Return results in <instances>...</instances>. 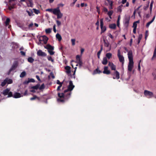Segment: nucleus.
<instances>
[{
  "label": "nucleus",
  "mask_w": 156,
  "mask_h": 156,
  "mask_svg": "<svg viewBox=\"0 0 156 156\" xmlns=\"http://www.w3.org/2000/svg\"><path fill=\"white\" fill-rule=\"evenodd\" d=\"M74 87L75 86L73 84L72 81H70L67 89L65 90L64 93H58V96L59 98L57 99L58 101L63 102L65 100L68 99L70 98L71 94V92H68L72 91Z\"/></svg>",
  "instance_id": "obj_1"
},
{
  "label": "nucleus",
  "mask_w": 156,
  "mask_h": 156,
  "mask_svg": "<svg viewBox=\"0 0 156 156\" xmlns=\"http://www.w3.org/2000/svg\"><path fill=\"white\" fill-rule=\"evenodd\" d=\"M46 11L50 12H52L53 14L57 15L58 19L62 18L63 16V14L61 12L59 7L53 9H46Z\"/></svg>",
  "instance_id": "obj_2"
},
{
  "label": "nucleus",
  "mask_w": 156,
  "mask_h": 156,
  "mask_svg": "<svg viewBox=\"0 0 156 156\" xmlns=\"http://www.w3.org/2000/svg\"><path fill=\"white\" fill-rule=\"evenodd\" d=\"M128 56L129 59V63L128 66V70L129 72H131L133 66V53L131 50H130L128 51Z\"/></svg>",
  "instance_id": "obj_3"
},
{
  "label": "nucleus",
  "mask_w": 156,
  "mask_h": 156,
  "mask_svg": "<svg viewBox=\"0 0 156 156\" xmlns=\"http://www.w3.org/2000/svg\"><path fill=\"white\" fill-rule=\"evenodd\" d=\"M130 20V17L129 16L127 15L125 16L124 20L123 23L125 27L126 28L129 26Z\"/></svg>",
  "instance_id": "obj_4"
},
{
  "label": "nucleus",
  "mask_w": 156,
  "mask_h": 156,
  "mask_svg": "<svg viewBox=\"0 0 156 156\" xmlns=\"http://www.w3.org/2000/svg\"><path fill=\"white\" fill-rule=\"evenodd\" d=\"M117 56L119 58V61L123 64L124 62V58L122 55H121L120 51L119 49L117 51Z\"/></svg>",
  "instance_id": "obj_5"
},
{
  "label": "nucleus",
  "mask_w": 156,
  "mask_h": 156,
  "mask_svg": "<svg viewBox=\"0 0 156 156\" xmlns=\"http://www.w3.org/2000/svg\"><path fill=\"white\" fill-rule=\"evenodd\" d=\"M112 75L113 76L112 78L114 79H119L120 78L119 73L117 70H115L113 73L112 74Z\"/></svg>",
  "instance_id": "obj_6"
},
{
  "label": "nucleus",
  "mask_w": 156,
  "mask_h": 156,
  "mask_svg": "<svg viewBox=\"0 0 156 156\" xmlns=\"http://www.w3.org/2000/svg\"><path fill=\"white\" fill-rule=\"evenodd\" d=\"M100 26L101 29V34L104 33L105 32L106 30V27L105 26H104V23L103 22V19H101L100 20Z\"/></svg>",
  "instance_id": "obj_7"
},
{
  "label": "nucleus",
  "mask_w": 156,
  "mask_h": 156,
  "mask_svg": "<svg viewBox=\"0 0 156 156\" xmlns=\"http://www.w3.org/2000/svg\"><path fill=\"white\" fill-rule=\"evenodd\" d=\"M144 94L145 96L147 97L148 98H151L153 96V93L147 90H145L144 92Z\"/></svg>",
  "instance_id": "obj_8"
},
{
  "label": "nucleus",
  "mask_w": 156,
  "mask_h": 156,
  "mask_svg": "<svg viewBox=\"0 0 156 156\" xmlns=\"http://www.w3.org/2000/svg\"><path fill=\"white\" fill-rule=\"evenodd\" d=\"M18 65V62L17 61H15L14 62L11 67V70H15L17 67Z\"/></svg>",
  "instance_id": "obj_9"
},
{
  "label": "nucleus",
  "mask_w": 156,
  "mask_h": 156,
  "mask_svg": "<svg viewBox=\"0 0 156 156\" xmlns=\"http://www.w3.org/2000/svg\"><path fill=\"white\" fill-rule=\"evenodd\" d=\"M37 55L38 56L44 57L46 56L47 54L44 52H43L41 50H39L37 52Z\"/></svg>",
  "instance_id": "obj_10"
},
{
  "label": "nucleus",
  "mask_w": 156,
  "mask_h": 156,
  "mask_svg": "<svg viewBox=\"0 0 156 156\" xmlns=\"http://www.w3.org/2000/svg\"><path fill=\"white\" fill-rule=\"evenodd\" d=\"M108 67L107 66H105L104 67V71L103 73L104 74L108 75L111 73V72L110 70H108Z\"/></svg>",
  "instance_id": "obj_11"
},
{
  "label": "nucleus",
  "mask_w": 156,
  "mask_h": 156,
  "mask_svg": "<svg viewBox=\"0 0 156 156\" xmlns=\"http://www.w3.org/2000/svg\"><path fill=\"white\" fill-rule=\"evenodd\" d=\"M108 66L110 67L112 70H116V66L114 64L109 62H108Z\"/></svg>",
  "instance_id": "obj_12"
},
{
  "label": "nucleus",
  "mask_w": 156,
  "mask_h": 156,
  "mask_svg": "<svg viewBox=\"0 0 156 156\" xmlns=\"http://www.w3.org/2000/svg\"><path fill=\"white\" fill-rule=\"evenodd\" d=\"M44 48L47 49L48 50H53L54 49V47L53 46H52L50 44H47L45 47H44Z\"/></svg>",
  "instance_id": "obj_13"
},
{
  "label": "nucleus",
  "mask_w": 156,
  "mask_h": 156,
  "mask_svg": "<svg viewBox=\"0 0 156 156\" xmlns=\"http://www.w3.org/2000/svg\"><path fill=\"white\" fill-rule=\"evenodd\" d=\"M35 82V80L33 79H29L28 78V80H26L23 83L25 84H28L30 82L34 83Z\"/></svg>",
  "instance_id": "obj_14"
},
{
  "label": "nucleus",
  "mask_w": 156,
  "mask_h": 156,
  "mask_svg": "<svg viewBox=\"0 0 156 156\" xmlns=\"http://www.w3.org/2000/svg\"><path fill=\"white\" fill-rule=\"evenodd\" d=\"M42 37V40L43 41L44 43V44H46L48 39V37L45 36H43Z\"/></svg>",
  "instance_id": "obj_15"
},
{
  "label": "nucleus",
  "mask_w": 156,
  "mask_h": 156,
  "mask_svg": "<svg viewBox=\"0 0 156 156\" xmlns=\"http://www.w3.org/2000/svg\"><path fill=\"white\" fill-rule=\"evenodd\" d=\"M10 91V89L8 88H7L4 90L2 92V94L4 95V96H6L8 95Z\"/></svg>",
  "instance_id": "obj_16"
},
{
  "label": "nucleus",
  "mask_w": 156,
  "mask_h": 156,
  "mask_svg": "<svg viewBox=\"0 0 156 156\" xmlns=\"http://www.w3.org/2000/svg\"><path fill=\"white\" fill-rule=\"evenodd\" d=\"M13 97L14 98H19L21 97V95L19 93L16 92L14 94Z\"/></svg>",
  "instance_id": "obj_17"
},
{
  "label": "nucleus",
  "mask_w": 156,
  "mask_h": 156,
  "mask_svg": "<svg viewBox=\"0 0 156 156\" xmlns=\"http://www.w3.org/2000/svg\"><path fill=\"white\" fill-rule=\"evenodd\" d=\"M65 69L66 70V72L67 73L69 74L71 73V68L70 66H66L65 67Z\"/></svg>",
  "instance_id": "obj_18"
},
{
  "label": "nucleus",
  "mask_w": 156,
  "mask_h": 156,
  "mask_svg": "<svg viewBox=\"0 0 156 156\" xmlns=\"http://www.w3.org/2000/svg\"><path fill=\"white\" fill-rule=\"evenodd\" d=\"M26 3L27 4L28 7H32L33 4L31 0H28L26 1Z\"/></svg>",
  "instance_id": "obj_19"
},
{
  "label": "nucleus",
  "mask_w": 156,
  "mask_h": 156,
  "mask_svg": "<svg viewBox=\"0 0 156 156\" xmlns=\"http://www.w3.org/2000/svg\"><path fill=\"white\" fill-rule=\"evenodd\" d=\"M155 16H154L153 17V18L152 20L151 21H149V22H148V23H147L146 26L147 27H149L150 24L151 23L154 21L155 19Z\"/></svg>",
  "instance_id": "obj_20"
},
{
  "label": "nucleus",
  "mask_w": 156,
  "mask_h": 156,
  "mask_svg": "<svg viewBox=\"0 0 156 156\" xmlns=\"http://www.w3.org/2000/svg\"><path fill=\"white\" fill-rule=\"evenodd\" d=\"M104 46L105 47H108L109 46V43L108 41H106L105 39H103Z\"/></svg>",
  "instance_id": "obj_21"
},
{
  "label": "nucleus",
  "mask_w": 156,
  "mask_h": 156,
  "mask_svg": "<svg viewBox=\"0 0 156 156\" xmlns=\"http://www.w3.org/2000/svg\"><path fill=\"white\" fill-rule=\"evenodd\" d=\"M109 27L110 29H115L116 28V25L115 23L111 24L109 25Z\"/></svg>",
  "instance_id": "obj_22"
},
{
  "label": "nucleus",
  "mask_w": 156,
  "mask_h": 156,
  "mask_svg": "<svg viewBox=\"0 0 156 156\" xmlns=\"http://www.w3.org/2000/svg\"><path fill=\"white\" fill-rule=\"evenodd\" d=\"M108 61L106 57H104L102 62V64L104 65H106L107 64Z\"/></svg>",
  "instance_id": "obj_23"
},
{
  "label": "nucleus",
  "mask_w": 156,
  "mask_h": 156,
  "mask_svg": "<svg viewBox=\"0 0 156 156\" xmlns=\"http://www.w3.org/2000/svg\"><path fill=\"white\" fill-rule=\"evenodd\" d=\"M101 73V71L98 69V67L94 71V74H100Z\"/></svg>",
  "instance_id": "obj_24"
},
{
  "label": "nucleus",
  "mask_w": 156,
  "mask_h": 156,
  "mask_svg": "<svg viewBox=\"0 0 156 156\" xmlns=\"http://www.w3.org/2000/svg\"><path fill=\"white\" fill-rule=\"evenodd\" d=\"M37 99L39 101L40 100V98L37 97L36 95H34L33 97L30 98V100L31 101H33L35 99Z\"/></svg>",
  "instance_id": "obj_25"
},
{
  "label": "nucleus",
  "mask_w": 156,
  "mask_h": 156,
  "mask_svg": "<svg viewBox=\"0 0 156 156\" xmlns=\"http://www.w3.org/2000/svg\"><path fill=\"white\" fill-rule=\"evenodd\" d=\"M56 37L57 39H58V40L60 41H61L62 39V38L61 35L59 34H57L56 35Z\"/></svg>",
  "instance_id": "obj_26"
},
{
  "label": "nucleus",
  "mask_w": 156,
  "mask_h": 156,
  "mask_svg": "<svg viewBox=\"0 0 156 156\" xmlns=\"http://www.w3.org/2000/svg\"><path fill=\"white\" fill-rule=\"evenodd\" d=\"M156 58V46L155 47L153 53V56L151 58L152 60L155 59Z\"/></svg>",
  "instance_id": "obj_27"
},
{
  "label": "nucleus",
  "mask_w": 156,
  "mask_h": 156,
  "mask_svg": "<svg viewBox=\"0 0 156 156\" xmlns=\"http://www.w3.org/2000/svg\"><path fill=\"white\" fill-rule=\"evenodd\" d=\"M40 86V84H37L35 86L32 87L31 88L34 90H37L38 89H39V87Z\"/></svg>",
  "instance_id": "obj_28"
},
{
  "label": "nucleus",
  "mask_w": 156,
  "mask_h": 156,
  "mask_svg": "<svg viewBox=\"0 0 156 156\" xmlns=\"http://www.w3.org/2000/svg\"><path fill=\"white\" fill-rule=\"evenodd\" d=\"M27 61L30 63H32L34 62V59L32 57H29L27 58Z\"/></svg>",
  "instance_id": "obj_29"
},
{
  "label": "nucleus",
  "mask_w": 156,
  "mask_h": 156,
  "mask_svg": "<svg viewBox=\"0 0 156 156\" xmlns=\"http://www.w3.org/2000/svg\"><path fill=\"white\" fill-rule=\"evenodd\" d=\"M5 79H7V83L8 84H11L12 83V79L6 78Z\"/></svg>",
  "instance_id": "obj_30"
},
{
  "label": "nucleus",
  "mask_w": 156,
  "mask_h": 156,
  "mask_svg": "<svg viewBox=\"0 0 156 156\" xmlns=\"http://www.w3.org/2000/svg\"><path fill=\"white\" fill-rule=\"evenodd\" d=\"M113 13V10H110L108 12V15L111 19H112L111 16L112 15Z\"/></svg>",
  "instance_id": "obj_31"
},
{
  "label": "nucleus",
  "mask_w": 156,
  "mask_h": 156,
  "mask_svg": "<svg viewBox=\"0 0 156 156\" xmlns=\"http://www.w3.org/2000/svg\"><path fill=\"white\" fill-rule=\"evenodd\" d=\"M106 57L108 58V59H109L112 57V54L110 53H107L106 55Z\"/></svg>",
  "instance_id": "obj_32"
},
{
  "label": "nucleus",
  "mask_w": 156,
  "mask_h": 156,
  "mask_svg": "<svg viewBox=\"0 0 156 156\" xmlns=\"http://www.w3.org/2000/svg\"><path fill=\"white\" fill-rule=\"evenodd\" d=\"M10 21V20L9 18H7L6 19V20L5 22V25L6 26H7L9 25Z\"/></svg>",
  "instance_id": "obj_33"
},
{
  "label": "nucleus",
  "mask_w": 156,
  "mask_h": 156,
  "mask_svg": "<svg viewBox=\"0 0 156 156\" xmlns=\"http://www.w3.org/2000/svg\"><path fill=\"white\" fill-rule=\"evenodd\" d=\"M7 79H5L4 80L3 82H2L1 84V86L2 87L4 86L7 83Z\"/></svg>",
  "instance_id": "obj_34"
},
{
  "label": "nucleus",
  "mask_w": 156,
  "mask_h": 156,
  "mask_svg": "<svg viewBox=\"0 0 156 156\" xmlns=\"http://www.w3.org/2000/svg\"><path fill=\"white\" fill-rule=\"evenodd\" d=\"M26 75V73L25 71H23L21 73L20 77L21 78L23 77Z\"/></svg>",
  "instance_id": "obj_35"
},
{
  "label": "nucleus",
  "mask_w": 156,
  "mask_h": 156,
  "mask_svg": "<svg viewBox=\"0 0 156 156\" xmlns=\"http://www.w3.org/2000/svg\"><path fill=\"white\" fill-rule=\"evenodd\" d=\"M123 6V5H121L120 6H119L117 8V11L121 12L122 11V7Z\"/></svg>",
  "instance_id": "obj_36"
},
{
  "label": "nucleus",
  "mask_w": 156,
  "mask_h": 156,
  "mask_svg": "<svg viewBox=\"0 0 156 156\" xmlns=\"http://www.w3.org/2000/svg\"><path fill=\"white\" fill-rule=\"evenodd\" d=\"M46 34H50L51 32V29L50 28L46 29L45 30Z\"/></svg>",
  "instance_id": "obj_37"
},
{
  "label": "nucleus",
  "mask_w": 156,
  "mask_h": 156,
  "mask_svg": "<svg viewBox=\"0 0 156 156\" xmlns=\"http://www.w3.org/2000/svg\"><path fill=\"white\" fill-rule=\"evenodd\" d=\"M33 10L34 11V12L37 14H38L40 12V11L39 10L36 9H33Z\"/></svg>",
  "instance_id": "obj_38"
},
{
  "label": "nucleus",
  "mask_w": 156,
  "mask_h": 156,
  "mask_svg": "<svg viewBox=\"0 0 156 156\" xmlns=\"http://www.w3.org/2000/svg\"><path fill=\"white\" fill-rule=\"evenodd\" d=\"M47 58L49 61H51L52 62H54V60L52 59L51 56H48L47 57Z\"/></svg>",
  "instance_id": "obj_39"
},
{
  "label": "nucleus",
  "mask_w": 156,
  "mask_h": 156,
  "mask_svg": "<svg viewBox=\"0 0 156 156\" xmlns=\"http://www.w3.org/2000/svg\"><path fill=\"white\" fill-rule=\"evenodd\" d=\"M26 11L29 16H31L33 15V12L31 10L30 11H29L27 10Z\"/></svg>",
  "instance_id": "obj_40"
},
{
  "label": "nucleus",
  "mask_w": 156,
  "mask_h": 156,
  "mask_svg": "<svg viewBox=\"0 0 156 156\" xmlns=\"http://www.w3.org/2000/svg\"><path fill=\"white\" fill-rule=\"evenodd\" d=\"M44 88L45 86L44 83L42 84L40 87H39V89L41 90L44 89Z\"/></svg>",
  "instance_id": "obj_41"
},
{
  "label": "nucleus",
  "mask_w": 156,
  "mask_h": 156,
  "mask_svg": "<svg viewBox=\"0 0 156 156\" xmlns=\"http://www.w3.org/2000/svg\"><path fill=\"white\" fill-rule=\"evenodd\" d=\"M8 95V96H7V98L11 97L13 96L12 92L11 91H9Z\"/></svg>",
  "instance_id": "obj_42"
},
{
  "label": "nucleus",
  "mask_w": 156,
  "mask_h": 156,
  "mask_svg": "<svg viewBox=\"0 0 156 156\" xmlns=\"http://www.w3.org/2000/svg\"><path fill=\"white\" fill-rule=\"evenodd\" d=\"M141 62V60H140L139 62L138 65V69L139 71H140V63Z\"/></svg>",
  "instance_id": "obj_43"
},
{
  "label": "nucleus",
  "mask_w": 156,
  "mask_h": 156,
  "mask_svg": "<svg viewBox=\"0 0 156 156\" xmlns=\"http://www.w3.org/2000/svg\"><path fill=\"white\" fill-rule=\"evenodd\" d=\"M71 41L72 43V45H75V39H72L71 40Z\"/></svg>",
  "instance_id": "obj_44"
},
{
  "label": "nucleus",
  "mask_w": 156,
  "mask_h": 156,
  "mask_svg": "<svg viewBox=\"0 0 156 156\" xmlns=\"http://www.w3.org/2000/svg\"><path fill=\"white\" fill-rule=\"evenodd\" d=\"M48 51L51 55H53L54 54V52L52 50H48Z\"/></svg>",
  "instance_id": "obj_45"
},
{
  "label": "nucleus",
  "mask_w": 156,
  "mask_h": 156,
  "mask_svg": "<svg viewBox=\"0 0 156 156\" xmlns=\"http://www.w3.org/2000/svg\"><path fill=\"white\" fill-rule=\"evenodd\" d=\"M56 22L57 25L58 26H59L61 25V23L59 21L57 20H56Z\"/></svg>",
  "instance_id": "obj_46"
},
{
  "label": "nucleus",
  "mask_w": 156,
  "mask_h": 156,
  "mask_svg": "<svg viewBox=\"0 0 156 156\" xmlns=\"http://www.w3.org/2000/svg\"><path fill=\"white\" fill-rule=\"evenodd\" d=\"M101 52V51H99L97 53V56L98 59H99L100 58V55Z\"/></svg>",
  "instance_id": "obj_47"
},
{
  "label": "nucleus",
  "mask_w": 156,
  "mask_h": 156,
  "mask_svg": "<svg viewBox=\"0 0 156 156\" xmlns=\"http://www.w3.org/2000/svg\"><path fill=\"white\" fill-rule=\"evenodd\" d=\"M149 3L147 4V5L146 6H144V10H147V9L149 7Z\"/></svg>",
  "instance_id": "obj_48"
},
{
  "label": "nucleus",
  "mask_w": 156,
  "mask_h": 156,
  "mask_svg": "<svg viewBox=\"0 0 156 156\" xmlns=\"http://www.w3.org/2000/svg\"><path fill=\"white\" fill-rule=\"evenodd\" d=\"M137 26V23H136V22H134L133 23V28H136Z\"/></svg>",
  "instance_id": "obj_49"
},
{
  "label": "nucleus",
  "mask_w": 156,
  "mask_h": 156,
  "mask_svg": "<svg viewBox=\"0 0 156 156\" xmlns=\"http://www.w3.org/2000/svg\"><path fill=\"white\" fill-rule=\"evenodd\" d=\"M142 37V35H140L139 36L138 38V43H139L140 41V40L141 39Z\"/></svg>",
  "instance_id": "obj_50"
},
{
  "label": "nucleus",
  "mask_w": 156,
  "mask_h": 156,
  "mask_svg": "<svg viewBox=\"0 0 156 156\" xmlns=\"http://www.w3.org/2000/svg\"><path fill=\"white\" fill-rule=\"evenodd\" d=\"M76 59L77 61L81 59L80 58V56L79 55H77L76 56Z\"/></svg>",
  "instance_id": "obj_51"
},
{
  "label": "nucleus",
  "mask_w": 156,
  "mask_h": 156,
  "mask_svg": "<svg viewBox=\"0 0 156 156\" xmlns=\"http://www.w3.org/2000/svg\"><path fill=\"white\" fill-rule=\"evenodd\" d=\"M57 83L59 85H62L63 84V82H60V81L58 80H57Z\"/></svg>",
  "instance_id": "obj_52"
},
{
  "label": "nucleus",
  "mask_w": 156,
  "mask_h": 156,
  "mask_svg": "<svg viewBox=\"0 0 156 156\" xmlns=\"http://www.w3.org/2000/svg\"><path fill=\"white\" fill-rule=\"evenodd\" d=\"M20 53L21 55L23 56H25V55H26L25 52H24V51H21L20 52Z\"/></svg>",
  "instance_id": "obj_53"
},
{
  "label": "nucleus",
  "mask_w": 156,
  "mask_h": 156,
  "mask_svg": "<svg viewBox=\"0 0 156 156\" xmlns=\"http://www.w3.org/2000/svg\"><path fill=\"white\" fill-rule=\"evenodd\" d=\"M96 9H97V12L99 13V14L100 13V8L98 6H97L96 7Z\"/></svg>",
  "instance_id": "obj_54"
},
{
  "label": "nucleus",
  "mask_w": 156,
  "mask_h": 156,
  "mask_svg": "<svg viewBox=\"0 0 156 156\" xmlns=\"http://www.w3.org/2000/svg\"><path fill=\"white\" fill-rule=\"evenodd\" d=\"M103 11L105 12H107L108 11V9L105 7L103 8Z\"/></svg>",
  "instance_id": "obj_55"
},
{
  "label": "nucleus",
  "mask_w": 156,
  "mask_h": 156,
  "mask_svg": "<svg viewBox=\"0 0 156 156\" xmlns=\"http://www.w3.org/2000/svg\"><path fill=\"white\" fill-rule=\"evenodd\" d=\"M14 7L13 6H10L8 7V9L9 10H11Z\"/></svg>",
  "instance_id": "obj_56"
},
{
  "label": "nucleus",
  "mask_w": 156,
  "mask_h": 156,
  "mask_svg": "<svg viewBox=\"0 0 156 156\" xmlns=\"http://www.w3.org/2000/svg\"><path fill=\"white\" fill-rule=\"evenodd\" d=\"M50 75L51 76L52 78L54 79L55 78V76L52 72L50 73Z\"/></svg>",
  "instance_id": "obj_57"
},
{
  "label": "nucleus",
  "mask_w": 156,
  "mask_h": 156,
  "mask_svg": "<svg viewBox=\"0 0 156 156\" xmlns=\"http://www.w3.org/2000/svg\"><path fill=\"white\" fill-rule=\"evenodd\" d=\"M62 85H59V86H58L57 90V91H59L60 90V88L62 87Z\"/></svg>",
  "instance_id": "obj_58"
},
{
  "label": "nucleus",
  "mask_w": 156,
  "mask_h": 156,
  "mask_svg": "<svg viewBox=\"0 0 156 156\" xmlns=\"http://www.w3.org/2000/svg\"><path fill=\"white\" fill-rule=\"evenodd\" d=\"M147 32H148L147 31H146L145 36V39L146 40V39L147 38V37L148 36V34H147Z\"/></svg>",
  "instance_id": "obj_59"
},
{
  "label": "nucleus",
  "mask_w": 156,
  "mask_h": 156,
  "mask_svg": "<svg viewBox=\"0 0 156 156\" xmlns=\"http://www.w3.org/2000/svg\"><path fill=\"white\" fill-rule=\"evenodd\" d=\"M108 36L110 37L111 39H113V36L110 34H108Z\"/></svg>",
  "instance_id": "obj_60"
},
{
  "label": "nucleus",
  "mask_w": 156,
  "mask_h": 156,
  "mask_svg": "<svg viewBox=\"0 0 156 156\" xmlns=\"http://www.w3.org/2000/svg\"><path fill=\"white\" fill-rule=\"evenodd\" d=\"M33 26V23H30L28 26L29 28L32 27Z\"/></svg>",
  "instance_id": "obj_61"
},
{
  "label": "nucleus",
  "mask_w": 156,
  "mask_h": 156,
  "mask_svg": "<svg viewBox=\"0 0 156 156\" xmlns=\"http://www.w3.org/2000/svg\"><path fill=\"white\" fill-rule=\"evenodd\" d=\"M53 31H54L55 33H56V29H55V25H54L53 26Z\"/></svg>",
  "instance_id": "obj_62"
},
{
  "label": "nucleus",
  "mask_w": 156,
  "mask_h": 156,
  "mask_svg": "<svg viewBox=\"0 0 156 156\" xmlns=\"http://www.w3.org/2000/svg\"><path fill=\"white\" fill-rule=\"evenodd\" d=\"M36 78H37V80L39 81H41V80L40 78V77H39V76L38 75H36Z\"/></svg>",
  "instance_id": "obj_63"
},
{
  "label": "nucleus",
  "mask_w": 156,
  "mask_h": 156,
  "mask_svg": "<svg viewBox=\"0 0 156 156\" xmlns=\"http://www.w3.org/2000/svg\"><path fill=\"white\" fill-rule=\"evenodd\" d=\"M27 95V90H26L24 93V96H26V95Z\"/></svg>",
  "instance_id": "obj_64"
}]
</instances>
